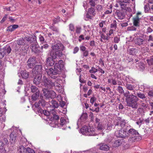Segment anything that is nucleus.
I'll return each mask as SVG.
<instances>
[{
	"instance_id": "obj_1",
	"label": "nucleus",
	"mask_w": 153,
	"mask_h": 153,
	"mask_svg": "<svg viewBox=\"0 0 153 153\" xmlns=\"http://www.w3.org/2000/svg\"><path fill=\"white\" fill-rule=\"evenodd\" d=\"M52 50L50 53V55L52 57H48L47 59L46 65L47 66H51L54 64L55 59L57 56L61 57L63 55L62 51L65 49V47L62 43L55 44L52 46Z\"/></svg>"
},
{
	"instance_id": "obj_2",
	"label": "nucleus",
	"mask_w": 153,
	"mask_h": 153,
	"mask_svg": "<svg viewBox=\"0 0 153 153\" xmlns=\"http://www.w3.org/2000/svg\"><path fill=\"white\" fill-rule=\"evenodd\" d=\"M124 96L125 97V101L127 106L131 107L132 108L136 109L137 108L139 103V98L137 97L127 91L124 93Z\"/></svg>"
},
{
	"instance_id": "obj_3",
	"label": "nucleus",
	"mask_w": 153,
	"mask_h": 153,
	"mask_svg": "<svg viewBox=\"0 0 153 153\" xmlns=\"http://www.w3.org/2000/svg\"><path fill=\"white\" fill-rule=\"evenodd\" d=\"M64 67L63 62L62 60H59L57 63L55 64L54 68H50L46 69V71L48 75L51 78L55 79L57 78V75H59Z\"/></svg>"
},
{
	"instance_id": "obj_4",
	"label": "nucleus",
	"mask_w": 153,
	"mask_h": 153,
	"mask_svg": "<svg viewBox=\"0 0 153 153\" xmlns=\"http://www.w3.org/2000/svg\"><path fill=\"white\" fill-rule=\"evenodd\" d=\"M128 135L132 136V137H130L129 139V141L131 142H134L136 140L137 141V137H138L140 135L138 131L133 128L128 130Z\"/></svg>"
},
{
	"instance_id": "obj_5",
	"label": "nucleus",
	"mask_w": 153,
	"mask_h": 153,
	"mask_svg": "<svg viewBox=\"0 0 153 153\" xmlns=\"http://www.w3.org/2000/svg\"><path fill=\"white\" fill-rule=\"evenodd\" d=\"M17 130L16 128H15L13 131L10 134V143H11V146L13 147L12 149V151H13L16 148L14 147L15 146V144L16 141V137L17 134H16Z\"/></svg>"
},
{
	"instance_id": "obj_6",
	"label": "nucleus",
	"mask_w": 153,
	"mask_h": 153,
	"mask_svg": "<svg viewBox=\"0 0 153 153\" xmlns=\"http://www.w3.org/2000/svg\"><path fill=\"white\" fill-rule=\"evenodd\" d=\"M53 81L44 76L42 79V83L45 87L51 89L53 87Z\"/></svg>"
},
{
	"instance_id": "obj_7",
	"label": "nucleus",
	"mask_w": 153,
	"mask_h": 153,
	"mask_svg": "<svg viewBox=\"0 0 153 153\" xmlns=\"http://www.w3.org/2000/svg\"><path fill=\"white\" fill-rule=\"evenodd\" d=\"M128 130L126 127L122 130H119L116 131L115 135L117 137L125 138L128 136Z\"/></svg>"
},
{
	"instance_id": "obj_8",
	"label": "nucleus",
	"mask_w": 153,
	"mask_h": 153,
	"mask_svg": "<svg viewBox=\"0 0 153 153\" xmlns=\"http://www.w3.org/2000/svg\"><path fill=\"white\" fill-rule=\"evenodd\" d=\"M32 77L33 79V82L34 84L39 85L41 82L42 78V74H38L33 72H31Z\"/></svg>"
},
{
	"instance_id": "obj_9",
	"label": "nucleus",
	"mask_w": 153,
	"mask_h": 153,
	"mask_svg": "<svg viewBox=\"0 0 153 153\" xmlns=\"http://www.w3.org/2000/svg\"><path fill=\"white\" fill-rule=\"evenodd\" d=\"M141 15V13L138 12L136 14V16L133 18V24L136 27H139L140 24V20L141 17H140Z\"/></svg>"
},
{
	"instance_id": "obj_10",
	"label": "nucleus",
	"mask_w": 153,
	"mask_h": 153,
	"mask_svg": "<svg viewBox=\"0 0 153 153\" xmlns=\"http://www.w3.org/2000/svg\"><path fill=\"white\" fill-rule=\"evenodd\" d=\"M43 70V66L42 63H40L39 64L36 65L34 68L31 71V72L37 73L38 74H42Z\"/></svg>"
},
{
	"instance_id": "obj_11",
	"label": "nucleus",
	"mask_w": 153,
	"mask_h": 153,
	"mask_svg": "<svg viewBox=\"0 0 153 153\" xmlns=\"http://www.w3.org/2000/svg\"><path fill=\"white\" fill-rule=\"evenodd\" d=\"M126 123L124 121L118 122L115 124L114 128L116 129L122 130L126 127H128V126H126Z\"/></svg>"
},
{
	"instance_id": "obj_12",
	"label": "nucleus",
	"mask_w": 153,
	"mask_h": 153,
	"mask_svg": "<svg viewBox=\"0 0 153 153\" xmlns=\"http://www.w3.org/2000/svg\"><path fill=\"white\" fill-rule=\"evenodd\" d=\"M36 61L34 57H31L28 60L27 63L29 68H32L36 63Z\"/></svg>"
},
{
	"instance_id": "obj_13",
	"label": "nucleus",
	"mask_w": 153,
	"mask_h": 153,
	"mask_svg": "<svg viewBox=\"0 0 153 153\" xmlns=\"http://www.w3.org/2000/svg\"><path fill=\"white\" fill-rule=\"evenodd\" d=\"M7 49L6 48H0V59L2 58L6 54V53L7 51V53H9L10 51L9 48H10V46H7ZM0 62L1 63V61H0Z\"/></svg>"
},
{
	"instance_id": "obj_14",
	"label": "nucleus",
	"mask_w": 153,
	"mask_h": 153,
	"mask_svg": "<svg viewBox=\"0 0 153 153\" xmlns=\"http://www.w3.org/2000/svg\"><path fill=\"white\" fill-rule=\"evenodd\" d=\"M17 43L19 45H28L27 37L25 36L22 38L19 39L17 40Z\"/></svg>"
},
{
	"instance_id": "obj_15",
	"label": "nucleus",
	"mask_w": 153,
	"mask_h": 153,
	"mask_svg": "<svg viewBox=\"0 0 153 153\" xmlns=\"http://www.w3.org/2000/svg\"><path fill=\"white\" fill-rule=\"evenodd\" d=\"M32 52L36 53H38L39 52L40 48L39 46L36 44H32L30 47Z\"/></svg>"
},
{
	"instance_id": "obj_16",
	"label": "nucleus",
	"mask_w": 153,
	"mask_h": 153,
	"mask_svg": "<svg viewBox=\"0 0 153 153\" xmlns=\"http://www.w3.org/2000/svg\"><path fill=\"white\" fill-rule=\"evenodd\" d=\"M29 47L28 45H27L25 47H22L19 51V54L21 55L25 56L27 54Z\"/></svg>"
},
{
	"instance_id": "obj_17",
	"label": "nucleus",
	"mask_w": 153,
	"mask_h": 153,
	"mask_svg": "<svg viewBox=\"0 0 153 153\" xmlns=\"http://www.w3.org/2000/svg\"><path fill=\"white\" fill-rule=\"evenodd\" d=\"M27 43L28 44V42L30 43H33L36 44V38L35 36H31L30 37H27Z\"/></svg>"
},
{
	"instance_id": "obj_18",
	"label": "nucleus",
	"mask_w": 153,
	"mask_h": 153,
	"mask_svg": "<svg viewBox=\"0 0 153 153\" xmlns=\"http://www.w3.org/2000/svg\"><path fill=\"white\" fill-rule=\"evenodd\" d=\"M50 103V106L53 108L52 109L53 111L55 108H57L59 106V104L58 102L53 100H52Z\"/></svg>"
},
{
	"instance_id": "obj_19",
	"label": "nucleus",
	"mask_w": 153,
	"mask_h": 153,
	"mask_svg": "<svg viewBox=\"0 0 153 153\" xmlns=\"http://www.w3.org/2000/svg\"><path fill=\"white\" fill-rule=\"evenodd\" d=\"M117 15L118 18L121 19L124 18L125 16V13L122 10H118L116 11Z\"/></svg>"
},
{
	"instance_id": "obj_20",
	"label": "nucleus",
	"mask_w": 153,
	"mask_h": 153,
	"mask_svg": "<svg viewBox=\"0 0 153 153\" xmlns=\"http://www.w3.org/2000/svg\"><path fill=\"white\" fill-rule=\"evenodd\" d=\"M135 44L138 45H143L145 41V40L140 37L137 38L135 40Z\"/></svg>"
},
{
	"instance_id": "obj_21",
	"label": "nucleus",
	"mask_w": 153,
	"mask_h": 153,
	"mask_svg": "<svg viewBox=\"0 0 153 153\" xmlns=\"http://www.w3.org/2000/svg\"><path fill=\"white\" fill-rule=\"evenodd\" d=\"M100 149L104 151H107L109 149V146L104 143H101L100 145Z\"/></svg>"
},
{
	"instance_id": "obj_22",
	"label": "nucleus",
	"mask_w": 153,
	"mask_h": 153,
	"mask_svg": "<svg viewBox=\"0 0 153 153\" xmlns=\"http://www.w3.org/2000/svg\"><path fill=\"white\" fill-rule=\"evenodd\" d=\"M125 87L128 90L134 91V89L135 88L134 85L127 82L126 84Z\"/></svg>"
},
{
	"instance_id": "obj_23",
	"label": "nucleus",
	"mask_w": 153,
	"mask_h": 153,
	"mask_svg": "<svg viewBox=\"0 0 153 153\" xmlns=\"http://www.w3.org/2000/svg\"><path fill=\"white\" fill-rule=\"evenodd\" d=\"M87 132V136H95L96 135L94 128L88 127Z\"/></svg>"
},
{
	"instance_id": "obj_24",
	"label": "nucleus",
	"mask_w": 153,
	"mask_h": 153,
	"mask_svg": "<svg viewBox=\"0 0 153 153\" xmlns=\"http://www.w3.org/2000/svg\"><path fill=\"white\" fill-rule=\"evenodd\" d=\"M49 95H47V98H51V99L54 98L56 97V94L52 90L50 91H49Z\"/></svg>"
},
{
	"instance_id": "obj_25",
	"label": "nucleus",
	"mask_w": 153,
	"mask_h": 153,
	"mask_svg": "<svg viewBox=\"0 0 153 153\" xmlns=\"http://www.w3.org/2000/svg\"><path fill=\"white\" fill-rule=\"evenodd\" d=\"M136 95L138 98H139L142 99H146V96L144 94L140 91L137 92Z\"/></svg>"
},
{
	"instance_id": "obj_26",
	"label": "nucleus",
	"mask_w": 153,
	"mask_h": 153,
	"mask_svg": "<svg viewBox=\"0 0 153 153\" xmlns=\"http://www.w3.org/2000/svg\"><path fill=\"white\" fill-rule=\"evenodd\" d=\"M19 153H27V149H26L23 146H21L18 150Z\"/></svg>"
},
{
	"instance_id": "obj_27",
	"label": "nucleus",
	"mask_w": 153,
	"mask_h": 153,
	"mask_svg": "<svg viewBox=\"0 0 153 153\" xmlns=\"http://www.w3.org/2000/svg\"><path fill=\"white\" fill-rule=\"evenodd\" d=\"M21 72V74L23 78L27 79L29 77V72H27L26 71H22Z\"/></svg>"
},
{
	"instance_id": "obj_28",
	"label": "nucleus",
	"mask_w": 153,
	"mask_h": 153,
	"mask_svg": "<svg viewBox=\"0 0 153 153\" xmlns=\"http://www.w3.org/2000/svg\"><path fill=\"white\" fill-rule=\"evenodd\" d=\"M120 5L122 9V10L123 11V10L126 11H129V9L130 8L129 7H127V4L123 3L120 2Z\"/></svg>"
},
{
	"instance_id": "obj_29",
	"label": "nucleus",
	"mask_w": 153,
	"mask_h": 153,
	"mask_svg": "<svg viewBox=\"0 0 153 153\" xmlns=\"http://www.w3.org/2000/svg\"><path fill=\"white\" fill-rule=\"evenodd\" d=\"M88 127H82L81 128L80 131L83 134L87 136V132L88 131Z\"/></svg>"
},
{
	"instance_id": "obj_30",
	"label": "nucleus",
	"mask_w": 153,
	"mask_h": 153,
	"mask_svg": "<svg viewBox=\"0 0 153 153\" xmlns=\"http://www.w3.org/2000/svg\"><path fill=\"white\" fill-rule=\"evenodd\" d=\"M39 94L40 92L33 94L31 96V99L33 101H36L39 97Z\"/></svg>"
},
{
	"instance_id": "obj_31",
	"label": "nucleus",
	"mask_w": 153,
	"mask_h": 153,
	"mask_svg": "<svg viewBox=\"0 0 153 153\" xmlns=\"http://www.w3.org/2000/svg\"><path fill=\"white\" fill-rule=\"evenodd\" d=\"M30 89L31 91L33 93L40 92L38 88L35 86L32 85Z\"/></svg>"
},
{
	"instance_id": "obj_32",
	"label": "nucleus",
	"mask_w": 153,
	"mask_h": 153,
	"mask_svg": "<svg viewBox=\"0 0 153 153\" xmlns=\"http://www.w3.org/2000/svg\"><path fill=\"white\" fill-rule=\"evenodd\" d=\"M110 27L112 29L115 30H116L117 28V24L116 20H114L113 22L111 24Z\"/></svg>"
},
{
	"instance_id": "obj_33",
	"label": "nucleus",
	"mask_w": 153,
	"mask_h": 153,
	"mask_svg": "<svg viewBox=\"0 0 153 153\" xmlns=\"http://www.w3.org/2000/svg\"><path fill=\"white\" fill-rule=\"evenodd\" d=\"M137 49L135 48H131L129 49L128 50V52L131 55H134L137 51Z\"/></svg>"
},
{
	"instance_id": "obj_34",
	"label": "nucleus",
	"mask_w": 153,
	"mask_h": 153,
	"mask_svg": "<svg viewBox=\"0 0 153 153\" xmlns=\"http://www.w3.org/2000/svg\"><path fill=\"white\" fill-rule=\"evenodd\" d=\"M88 12L91 14L92 15L94 16L96 15L95 9L94 8H91L88 9Z\"/></svg>"
},
{
	"instance_id": "obj_35",
	"label": "nucleus",
	"mask_w": 153,
	"mask_h": 153,
	"mask_svg": "<svg viewBox=\"0 0 153 153\" xmlns=\"http://www.w3.org/2000/svg\"><path fill=\"white\" fill-rule=\"evenodd\" d=\"M88 117V116L87 113H84L81 116L80 119L81 120L84 121L87 119Z\"/></svg>"
},
{
	"instance_id": "obj_36",
	"label": "nucleus",
	"mask_w": 153,
	"mask_h": 153,
	"mask_svg": "<svg viewBox=\"0 0 153 153\" xmlns=\"http://www.w3.org/2000/svg\"><path fill=\"white\" fill-rule=\"evenodd\" d=\"M96 0H87L86 1L92 7H94L95 5V2Z\"/></svg>"
},
{
	"instance_id": "obj_37",
	"label": "nucleus",
	"mask_w": 153,
	"mask_h": 153,
	"mask_svg": "<svg viewBox=\"0 0 153 153\" xmlns=\"http://www.w3.org/2000/svg\"><path fill=\"white\" fill-rule=\"evenodd\" d=\"M145 65L142 62H139L138 64H137L136 66L137 67H139L142 70L144 69L145 68Z\"/></svg>"
},
{
	"instance_id": "obj_38",
	"label": "nucleus",
	"mask_w": 153,
	"mask_h": 153,
	"mask_svg": "<svg viewBox=\"0 0 153 153\" xmlns=\"http://www.w3.org/2000/svg\"><path fill=\"white\" fill-rule=\"evenodd\" d=\"M144 120L143 118H140L139 120L136 122V123L139 126H141L142 123H144Z\"/></svg>"
},
{
	"instance_id": "obj_39",
	"label": "nucleus",
	"mask_w": 153,
	"mask_h": 153,
	"mask_svg": "<svg viewBox=\"0 0 153 153\" xmlns=\"http://www.w3.org/2000/svg\"><path fill=\"white\" fill-rule=\"evenodd\" d=\"M122 144L121 140H118L115 141L114 143V146L116 147L119 146Z\"/></svg>"
},
{
	"instance_id": "obj_40",
	"label": "nucleus",
	"mask_w": 153,
	"mask_h": 153,
	"mask_svg": "<svg viewBox=\"0 0 153 153\" xmlns=\"http://www.w3.org/2000/svg\"><path fill=\"white\" fill-rule=\"evenodd\" d=\"M120 41V37L118 36H116L114 37V42L115 43H118Z\"/></svg>"
},
{
	"instance_id": "obj_41",
	"label": "nucleus",
	"mask_w": 153,
	"mask_h": 153,
	"mask_svg": "<svg viewBox=\"0 0 153 153\" xmlns=\"http://www.w3.org/2000/svg\"><path fill=\"white\" fill-rule=\"evenodd\" d=\"M117 90L121 94L123 93L124 94V93H125V92H124L123 88L120 86H118V87Z\"/></svg>"
},
{
	"instance_id": "obj_42",
	"label": "nucleus",
	"mask_w": 153,
	"mask_h": 153,
	"mask_svg": "<svg viewBox=\"0 0 153 153\" xmlns=\"http://www.w3.org/2000/svg\"><path fill=\"white\" fill-rule=\"evenodd\" d=\"M53 87H56V89L57 88H60V85L56 81H53Z\"/></svg>"
},
{
	"instance_id": "obj_43",
	"label": "nucleus",
	"mask_w": 153,
	"mask_h": 153,
	"mask_svg": "<svg viewBox=\"0 0 153 153\" xmlns=\"http://www.w3.org/2000/svg\"><path fill=\"white\" fill-rule=\"evenodd\" d=\"M39 102L40 106L44 107L45 105V100L43 99H41V100H39Z\"/></svg>"
},
{
	"instance_id": "obj_44",
	"label": "nucleus",
	"mask_w": 153,
	"mask_h": 153,
	"mask_svg": "<svg viewBox=\"0 0 153 153\" xmlns=\"http://www.w3.org/2000/svg\"><path fill=\"white\" fill-rule=\"evenodd\" d=\"M50 28L53 31H55L56 32L58 33L59 32V29L56 27L53 26H51L50 27Z\"/></svg>"
},
{
	"instance_id": "obj_45",
	"label": "nucleus",
	"mask_w": 153,
	"mask_h": 153,
	"mask_svg": "<svg viewBox=\"0 0 153 153\" xmlns=\"http://www.w3.org/2000/svg\"><path fill=\"white\" fill-rule=\"evenodd\" d=\"M43 91L44 94V96L47 98V95H49V91H50L48 90L46 88H44L43 89Z\"/></svg>"
},
{
	"instance_id": "obj_46",
	"label": "nucleus",
	"mask_w": 153,
	"mask_h": 153,
	"mask_svg": "<svg viewBox=\"0 0 153 153\" xmlns=\"http://www.w3.org/2000/svg\"><path fill=\"white\" fill-rule=\"evenodd\" d=\"M147 94L149 97H153V89H150L147 92Z\"/></svg>"
},
{
	"instance_id": "obj_47",
	"label": "nucleus",
	"mask_w": 153,
	"mask_h": 153,
	"mask_svg": "<svg viewBox=\"0 0 153 153\" xmlns=\"http://www.w3.org/2000/svg\"><path fill=\"white\" fill-rule=\"evenodd\" d=\"M12 26V28L10 29V31H13L19 27V26L17 25H10V27Z\"/></svg>"
},
{
	"instance_id": "obj_48",
	"label": "nucleus",
	"mask_w": 153,
	"mask_h": 153,
	"mask_svg": "<svg viewBox=\"0 0 153 153\" xmlns=\"http://www.w3.org/2000/svg\"><path fill=\"white\" fill-rule=\"evenodd\" d=\"M112 84L113 85H117V82L118 83V84L119 85H120V84L121 83V82L120 81H117L115 79H112V82H111Z\"/></svg>"
},
{
	"instance_id": "obj_49",
	"label": "nucleus",
	"mask_w": 153,
	"mask_h": 153,
	"mask_svg": "<svg viewBox=\"0 0 153 153\" xmlns=\"http://www.w3.org/2000/svg\"><path fill=\"white\" fill-rule=\"evenodd\" d=\"M60 21V18L59 16H57L56 18H54L53 20V24L58 23Z\"/></svg>"
},
{
	"instance_id": "obj_50",
	"label": "nucleus",
	"mask_w": 153,
	"mask_h": 153,
	"mask_svg": "<svg viewBox=\"0 0 153 153\" xmlns=\"http://www.w3.org/2000/svg\"><path fill=\"white\" fill-rule=\"evenodd\" d=\"M98 69L95 68L94 67H92L91 70L89 71V72L91 73H95L98 71Z\"/></svg>"
},
{
	"instance_id": "obj_51",
	"label": "nucleus",
	"mask_w": 153,
	"mask_h": 153,
	"mask_svg": "<svg viewBox=\"0 0 153 153\" xmlns=\"http://www.w3.org/2000/svg\"><path fill=\"white\" fill-rule=\"evenodd\" d=\"M96 8L98 11L101 12L102 10V7L100 5H97L96 7Z\"/></svg>"
},
{
	"instance_id": "obj_52",
	"label": "nucleus",
	"mask_w": 153,
	"mask_h": 153,
	"mask_svg": "<svg viewBox=\"0 0 153 153\" xmlns=\"http://www.w3.org/2000/svg\"><path fill=\"white\" fill-rule=\"evenodd\" d=\"M35 153L34 150L28 147L27 148V153Z\"/></svg>"
},
{
	"instance_id": "obj_53",
	"label": "nucleus",
	"mask_w": 153,
	"mask_h": 153,
	"mask_svg": "<svg viewBox=\"0 0 153 153\" xmlns=\"http://www.w3.org/2000/svg\"><path fill=\"white\" fill-rule=\"evenodd\" d=\"M65 121L63 117H61L60 119V124L61 126L64 125L65 124Z\"/></svg>"
},
{
	"instance_id": "obj_54",
	"label": "nucleus",
	"mask_w": 153,
	"mask_h": 153,
	"mask_svg": "<svg viewBox=\"0 0 153 153\" xmlns=\"http://www.w3.org/2000/svg\"><path fill=\"white\" fill-rule=\"evenodd\" d=\"M97 128L99 130H102L103 128V126L102 123H99L97 126Z\"/></svg>"
},
{
	"instance_id": "obj_55",
	"label": "nucleus",
	"mask_w": 153,
	"mask_h": 153,
	"mask_svg": "<svg viewBox=\"0 0 153 153\" xmlns=\"http://www.w3.org/2000/svg\"><path fill=\"white\" fill-rule=\"evenodd\" d=\"M76 33L77 34H79L80 33L81 30V27H80L78 26L76 27Z\"/></svg>"
},
{
	"instance_id": "obj_56",
	"label": "nucleus",
	"mask_w": 153,
	"mask_h": 153,
	"mask_svg": "<svg viewBox=\"0 0 153 153\" xmlns=\"http://www.w3.org/2000/svg\"><path fill=\"white\" fill-rule=\"evenodd\" d=\"M99 33L100 34V37L102 39H103L104 40H105L106 37L107 36L105 35L104 34L102 33L101 31H100Z\"/></svg>"
},
{
	"instance_id": "obj_57",
	"label": "nucleus",
	"mask_w": 153,
	"mask_h": 153,
	"mask_svg": "<svg viewBox=\"0 0 153 153\" xmlns=\"http://www.w3.org/2000/svg\"><path fill=\"white\" fill-rule=\"evenodd\" d=\"M69 30H71V31H74V25L72 24H70L69 25Z\"/></svg>"
},
{
	"instance_id": "obj_58",
	"label": "nucleus",
	"mask_w": 153,
	"mask_h": 153,
	"mask_svg": "<svg viewBox=\"0 0 153 153\" xmlns=\"http://www.w3.org/2000/svg\"><path fill=\"white\" fill-rule=\"evenodd\" d=\"M127 30L130 31H134L136 30V28L133 26H132L131 27H128L127 28Z\"/></svg>"
},
{
	"instance_id": "obj_59",
	"label": "nucleus",
	"mask_w": 153,
	"mask_h": 153,
	"mask_svg": "<svg viewBox=\"0 0 153 153\" xmlns=\"http://www.w3.org/2000/svg\"><path fill=\"white\" fill-rule=\"evenodd\" d=\"M5 113V109L3 108H0V116H1Z\"/></svg>"
},
{
	"instance_id": "obj_60",
	"label": "nucleus",
	"mask_w": 153,
	"mask_h": 153,
	"mask_svg": "<svg viewBox=\"0 0 153 153\" xmlns=\"http://www.w3.org/2000/svg\"><path fill=\"white\" fill-rule=\"evenodd\" d=\"M39 38L41 42L42 43L44 42L45 39L43 36L40 35L39 36Z\"/></svg>"
},
{
	"instance_id": "obj_61",
	"label": "nucleus",
	"mask_w": 153,
	"mask_h": 153,
	"mask_svg": "<svg viewBox=\"0 0 153 153\" xmlns=\"http://www.w3.org/2000/svg\"><path fill=\"white\" fill-rule=\"evenodd\" d=\"M43 114L45 116H48L50 114V112L47 110H44Z\"/></svg>"
},
{
	"instance_id": "obj_62",
	"label": "nucleus",
	"mask_w": 153,
	"mask_h": 153,
	"mask_svg": "<svg viewBox=\"0 0 153 153\" xmlns=\"http://www.w3.org/2000/svg\"><path fill=\"white\" fill-rule=\"evenodd\" d=\"M43 111L44 110H43L42 108H38L37 112H38V114H39V115H40L41 114H43Z\"/></svg>"
},
{
	"instance_id": "obj_63",
	"label": "nucleus",
	"mask_w": 153,
	"mask_h": 153,
	"mask_svg": "<svg viewBox=\"0 0 153 153\" xmlns=\"http://www.w3.org/2000/svg\"><path fill=\"white\" fill-rule=\"evenodd\" d=\"M53 117L54 120H55L56 121L58 120L59 119V117L58 115L56 114H53Z\"/></svg>"
},
{
	"instance_id": "obj_64",
	"label": "nucleus",
	"mask_w": 153,
	"mask_h": 153,
	"mask_svg": "<svg viewBox=\"0 0 153 153\" xmlns=\"http://www.w3.org/2000/svg\"><path fill=\"white\" fill-rule=\"evenodd\" d=\"M153 31V30L150 27H149L147 28V30L146 32V33H151Z\"/></svg>"
}]
</instances>
